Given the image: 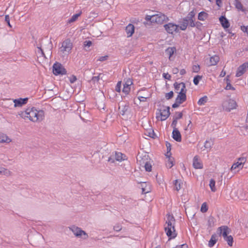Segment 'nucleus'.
<instances>
[{
  "label": "nucleus",
  "instance_id": "52",
  "mask_svg": "<svg viewBox=\"0 0 248 248\" xmlns=\"http://www.w3.org/2000/svg\"><path fill=\"white\" fill-rule=\"evenodd\" d=\"M77 80V77L74 75H72L71 77H69V81L71 83H74Z\"/></svg>",
  "mask_w": 248,
  "mask_h": 248
},
{
  "label": "nucleus",
  "instance_id": "56",
  "mask_svg": "<svg viewBox=\"0 0 248 248\" xmlns=\"http://www.w3.org/2000/svg\"><path fill=\"white\" fill-rule=\"evenodd\" d=\"M226 90H234L235 88L232 86L230 82L227 83V86L225 88Z\"/></svg>",
  "mask_w": 248,
  "mask_h": 248
},
{
  "label": "nucleus",
  "instance_id": "42",
  "mask_svg": "<svg viewBox=\"0 0 248 248\" xmlns=\"http://www.w3.org/2000/svg\"><path fill=\"white\" fill-rule=\"evenodd\" d=\"M166 146L167 148V152L166 154V156H168V155L170 154V153L171 144L170 142L166 141Z\"/></svg>",
  "mask_w": 248,
  "mask_h": 248
},
{
  "label": "nucleus",
  "instance_id": "20",
  "mask_svg": "<svg viewBox=\"0 0 248 248\" xmlns=\"http://www.w3.org/2000/svg\"><path fill=\"white\" fill-rule=\"evenodd\" d=\"M142 193L146 194L150 192L149 185L146 182H140Z\"/></svg>",
  "mask_w": 248,
  "mask_h": 248
},
{
  "label": "nucleus",
  "instance_id": "10",
  "mask_svg": "<svg viewBox=\"0 0 248 248\" xmlns=\"http://www.w3.org/2000/svg\"><path fill=\"white\" fill-rule=\"evenodd\" d=\"M119 113L123 116L128 115L129 113L130 107L128 103H122L118 108Z\"/></svg>",
  "mask_w": 248,
  "mask_h": 248
},
{
  "label": "nucleus",
  "instance_id": "50",
  "mask_svg": "<svg viewBox=\"0 0 248 248\" xmlns=\"http://www.w3.org/2000/svg\"><path fill=\"white\" fill-rule=\"evenodd\" d=\"M174 87L175 88V90L176 91V92L178 93H179V90L180 88V83H177V82H175L174 83Z\"/></svg>",
  "mask_w": 248,
  "mask_h": 248
},
{
  "label": "nucleus",
  "instance_id": "55",
  "mask_svg": "<svg viewBox=\"0 0 248 248\" xmlns=\"http://www.w3.org/2000/svg\"><path fill=\"white\" fill-rule=\"evenodd\" d=\"M37 48L38 49V52L39 53H40L42 56L46 57L43 49L42 48L41 46H37Z\"/></svg>",
  "mask_w": 248,
  "mask_h": 248
},
{
  "label": "nucleus",
  "instance_id": "44",
  "mask_svg": "<svg viewBox=\"0 0 248 248\" xmlns=\"http://www.w3.org/2000/svg\"><path fill=\"white\" fill-rule=\"evenodd\" d=\"M145 135L152 138H154L155 136L154 131L152 129H150L149 131H147Z\"/></svg>",
  "mask_w": 248,
  "mask_h": 248
},
{
  "label": "nucleus",
  "instance_id": "19",
  "mask_svg": "<svg viewBox=\"0 0 248 248\" xmlns=\"http://www.w3.org/2000/svg\"><path fill=\"white\" fill-rule=\"evenodd\" d=\"M186 94H184L183 93H178L176 99L175 101L178 102L179 104H182L183 102L186 101Z\"/></svg>",
  "mask_w": 248,
  "mask_h": 248
},
{
  "label": "nucleus",
  "instance_id": "11",
  "mask_svg": "<svg viewBox=\"0 0 248 248\" xmlns=\"http://www.w3.org/2000/svg\"><path fill=\"white\" fill-rule=\"evenodd\" d=\"M164 27L167 32L170 34H173L174 32H177L178 31V26L172 23L164 25Z\"/></svg>",
  "mask_w": 248,
  "mask_h": 248
},
{
  "label": "nucleus",
  "instance_id": "62",
  "mask_svg": "<svg viewBox=\"0 0 248 248\" xmlns=\"http://www.w3.org/2000/svg\"><path fill=\"white\" fill-rule=\"evenodd\" d=\"M52 48V44L51 43V42L49 41L48 43L47 47L46 48V49H47V50L48 51H50Z\"/></svg>",
  "mask_w": 248,
  "mask_h": 248
},
{
  "label": "nucleus",
  "instance_id": "14",
  "mask_svg": "<svg viewBox=\"0 0 248 248\" xmlns=\"http://www.w3.org/2000/svg\"><path fill=\"white\" fill-rule=\"evenodd\" d=\"M172 137L177 142H180L182 140L181 135L178 129H173Z\"/></svg>",
  "mask_w": 248,
  "mask_h": 248
},
{
  "label": "nucleus",
  "instance_id": "41",
  "mask_svg": "<svg viewBox=\"0 0 248 248\" xmlns=\"http://www.w3.org/2000/svg\"><path fill=\"white\" fill-rule=\"evenodd\" d=\"M207 210H208V207H207V205L206 202L203 203L202 205L201 208V212L202 213H205L207 211Z\"/></svg>",
  "mask_w": 248,
  "mask_h": 248
},
{
  "label": "nucleus",
  "instance_id": "3",
  "mask_svg": "<svg viewBox=\"0 0 248 248\" xmlns=\"http://www.w3.org/2000/svg\"><path fill=\"white\" fill-rule=\"evenodd\" d=\"M170 107H163V108L158 109L156 112V118L158 120L161 121L166 120L170 116Z\"/></svg>",
  "mask_w": 248,
  "mask_h": 248
},
{
  "label": "nucleus",
  "instance_id": "24",
  "mask_svg": "<svg viewBox=\"0 0 248 248\" xmlns=\"http://www.w3.org/2000/svg\"><path fill=\"white\" fill-rule=\"evenodd\" d=\"M125 155L120 152H115V159L118 161H121L125 159Z\"/></svg>",
  "mask_w": 248,
  "mask_h": 248
},
{
  "label": "nucleus",
  "instance_id": "53",
  "mask_svg": "<svg viewBox=\"0 0 248 248\" xmlns=\"http://www.w3.org/2000/svg\"><path fill=\"white\" fill-rule=\"evenodd\" d=\"M148 98L147 96H139L138 99L140 101V102H145L146 101L147 98Z\"/></svg>",
  "mask_w": 248,
  "mask_h": 248
},
{
  "label": "nucleus",
  "instance_id": "2",
  "mask_svg": "<svg viewBox=\"0 0 248 248\" xmlns=\"http://www.w3.org/2000/svg\"><path fill=\"white\" fill-rule=\"evenodd\" d=\"M167 220L166 222V226H165V231L167 235L170 239L174 238L177 236L176 233L174 223L175 222V218L172 215H167Z\"/></svg>",
  "mask_w": 248,
  "mask_h": 248
},
{
  "label": "nucleus",
  "instance_id": "21",
  "mask_svg": "<svg viewBox=\"0 0 248 248\" xmlns=\"http://www.w3.org/2000/svg\"><path fill=\"white\" fill-rule=\"evenodd\" d=\"M176 51V48L174 47H169L165 50L166 55L169 56V59H170L171 57L173 55L174 52Z\"/></svg>",
  "mask_w": 248,
  "mask_h": 248
},
{
  "label": "nucleus",
  "instance_id": "61",
  "mask_svg": "<svg viewBox=\"0 0 248 248\" xmlns=\"http://www.w3.org/2000/svg\"><path fill=\"white\" fill-rule=\"evenodd\" d=\"M108 58V56H101L99 57L98 60L101 62H103L107 60Z\"/></svg>",
  "mask_w": 248,
  "mask_h": 248
},
{
  "label": "nucleus",
  "instance_id": "4",
  "mask_svg": "<svg viewBox=\"0 0 248 248\" xmlns=\"http://www.w3.org/2000/svg\"><path fill=\"white\" fill-rule=\"evenodd\" d=\"M69 229L74 233L76 237H80L83 235V237L82 238L83 239H86L88 238V234L78 227L73 225L69 227Z\"/></svg>",
  "mask_w": 248,
  "mask_h": 248
},
{
  "label": "nucleus",
  "instance_id": "51",
  "mask_svg": "<svg viewBox=\"0 0 248 248\" xmlns=\"http://www.w3.org/2000/svg\"><path fill=\"white\" fill-rule=\"evenodd\" d=\"M121 87V82H118L115 87V90L117 92H120Z\"/></svg>",
  "mask_w": 248,
  "mask_h": 248
},
{
  "label": "nucleus",
  "instance_id": "64",
  "mask_svg": "<svg viewBox=\"0 0 248 248\" xmlns=\"http://www.w3.org/2000/svg\"><path fill=\"white\" fill-rule=\"evenodd\" d=\"M176 248H188V247L186 244H183L181 246H177Z\"/></svg>",
  "mask_w": 248,
  "mask_h": 248
},
{
  "label": "nucleus",
  "instance_id": "36",
  "mask_svg": "<svg viewBox=\"0 0 248 248\" xmlns=\"http://www.w3.org/2000/svg\"><path fill=\"white\" fill-rule=\"evenodd\" d=\"M130 91V85L125 84L124 85L123 92L125 94H128Z\"/></svg>",
  "mask_w": 248,
  "mask_h": 248
},
{
  "label": "nucleus",
  "instance_id": "34",
  "mask_svg": "<svg viewBox=\"0 0 248 248\" xmlns=\"http://www.w3.org/2000/svg\"><path fill=\"white\" fill-rule=\"evenodd\" d=\"M225 241L227 242L228 245L229 246L232 247L233 242V238L232 235H229L226 238L224 239Z\"/></svg>",
  "mask_w": 248,
  "mask_h": 248
},
{
  "label": "nucleus",
  "instance_id": "28",
  "mask_svg": "<svg viewBox=\"0 0 248 248\" xmlns=\"http://www.w3.org/2000/svg\"><path fill=\"white\" fill-rule=\"evenodd\" d=\"M174 189L178 191L181 188L183 183L180 180H175L174 183Z\"/></svg>",
  "mask_w": 248,
  "mask_h": 248
},
{
  "label": "nucleus",
  "instance_id": "26",
  "mask_svg": "<svg viewBox=\"0 0 248 248\" xmlns=\"http://www.w3.org/2000/svg\"><path fill=\"white\" fill-rule=\"evenodd\" d=\"M170 155L171 153L168 155V156H166V157L168 158L167 162L166 163V166L169 168H171L173 166L174 158L171 157Z\"/></svg>",
  "mask_w": 248,
  "mask_h": 248
},
{
  "label": "nucleus",
  "instance_id": "37",
  "mask_svg": "<svg viewBox=\"0 0 248 248\" xmlns=\"http://www.w3.org/2000/svg\"><path fill=\"white\" fill-rule=\"evenodd\" d=\"M215 223V218L213 217H210L208 220L207 225L209 227L211 228L214 226Z\"/></svg>",
  "mask_w": 248,
  "mask_h": 248
},
{
  "label": "nucleus",
  "instance_id": "59",
  "mask_svg": "<svg viewBox=\"0 0 248 248\" xmlns=\"http://www.w3.org/2000/svg\"><path fill=\"white\" fill-rule=\"evenodd\" d=\"M92 44V41H85L84 42V45L85 46V47H90Z\"/></svg>",
  "mask_w": 248,
  "mask_h": 248
},
{
  "label": "nucleus",
  "instance_id": "12",
  "mask_svg": "<svg viewBox=\"0 0 248 248\" xmlns=\"http://www.w3.org/2000/svg\"><path fill=\"white\" fill-rule=\"evenodd\" d=\"M248 68V62L244 63L238 67L235 76L236 77H239L241 76L246 72V70Z\"/></svg>",
  "mask_w": 248,
  "mask_h": 248
},
{
  "label": "nucleus",
  "instance_id": "48",
  "mask_svg": "<svg viewBox=\"0 0 248 248\" xmlns=\"http://www.w3.org/2000/svg\"><path fill=\"white\" fill-rule=\"evenodd\" d=\"M122 229V226L119 224H117L113 227V230L116 232L120 231Z\"/></svg>",
  "mask_w": 248,
  "mask_h": 248
},
{
  "label": "nucleus",
  "instance_id": "17",
  "mask_svg": "<svg viewBox=\"0 0 248 248\" xmlns=\"http://www.w3.org/2000/svg\"><path fill=\"white\" fill-rule=\"evenodd\" d=\"M135 27L132 24H129L125 28V31L127 33V37L131 36L134 32Z\"/></svg>",
  "mask_w": 248,
  "mask_h": 248
},
{
  "label": "nucleus",
  "instance_id": "9",
  "mask_svg": "<svg viewBox=\"0 0 248 248\" xmlns=\"http://www.w3.org/2000/svg\"><path fill=\"white\" fill-rule=\"evenodd\" d=\"M231 232V230L227 226H221L217 230V233L220 236H222L224 239L229 236L228 234Z\"/></svg>",
  "mask_w": 248,
  "mask_h": 248
},
{
  "label": "nucleus",
  "instance_id": "35",
  "mask_svg": "<svg viewBox=\"0 0 248 248\" xmlns=\"http://www.w3.org/2000/svg\"><path fill=\"white\" fill-rule=\"evenodd\" d=\"M216 182L213 179H211L210 180L209 186L212 192H215L216 191V188L215 186Z\"/></svg>",
  "mask_w": 248,
  "mask_h": 248
},
{
  "label": "nucleus",
  "instance_id": "33",
  "mask_svg": "<svg viewBox=\"0 0 248 248\" xmlns=\"http://www.w3.org/2000/svg\"><path fill=\"white\" fill-rule=\"evenodd\" d=\"M235 6L236 8H237L238 10H240L242 12L245 11V9H243V6L242 4L238 0H235Z\"/></svg>",
  "mask_w": 248,
  "mask_h": 248
},
{
  "label": "nucleus",
  "instance_id": "6",
  "mask_svg": "<svg viewBox=\"0 0 248 248\" xmlns=\"http://www.w3.org/2000/svg\"><path fill=\"white\" fill-rule=\"evenodd\" d=\"M53 73L56 76L63 75L66 74L67 71L61 63L55 62L53 65Z\"/></svg>",
  "mask_w": 248,
  "mask_h": 248
},
{
  "label": "nucleus",
  "instance_id": "16",
  "mask_svg": "<svg viewBox=\"0 0 248 248\" xmlns=\"http://www.w3.org/2000/svg\"><path fill=\"white\" fill-rule=\"evenodd\" d=\"M219 19L222 26L224 29L228 28L230 27V24L229 20L225 16H222L219 17Z\"/></svg>",
  "mask_w": 248,
  "mask_h": 248
},
{
  "label": "nucleus",
  "instance_id": "49",
  "mask_svg": "<svg viewBox=\"0 0 248 248\" xmlns=\"http://www.w3.org/2000/svg\"><path fill=\"white\" fill-rule=\"evenodd\" d=\"M200 70V67L199 65H194L192 67V71L193 72L198 73Z\"/></svg>",
  "mask_w": 248,
  "mask_h": 248
},
{
  "label": "nucleus",
  "instance_id": "18",
  "mask_svg": "<svg viewBox=\"0 0 248 248\" xmlns=\"http://www.w3.org/2000/svg\"><path fill=\"white\" fill-rule=\"evenodd\" d=\"M11 140L5 134L0 133V143H10Z\"/></svg>",
  "mask_w": 248,
  "mask_h": 248
},
{
  "label": "nucleus",
  "instance_id": "54",
  "mask_svg": "<svg viewBox=\"0 0 248 248\" xmlns=\"http://www.w3.org/2000/svg\"><path fill=\"white\" fill-rule=\"evenodd\" d=\"M101 74H99L97 76H94L92 78V81L93 82H95L96 81H98L100 79V76Z\"/></svg>",
  "mask_w": 248,
  "mask_h": 248
},
{
  "label": "nucleus",
  "instance_id": "29",
  "mask_svg": "<svg viewBox=\"0 0 248 248\" xmlns=\"http://www.w3.org/2000/svg\"><path fill=\"white\" fill-rule=\"evenodd\" d=\"M208 97L206 95L202 97V98H201L199 101H198V104L199 105V106H202V105H204L208 101Z\"/></svg>",
  "mask_w": 248,
  "mask_h": 248
},
{
  "label": "nucleus",
  "instance_id": "30",
  "mask_svg": "<svg viewBox=\"0 0 248 248\" xmlns=\"http://www.w3.org/2000/svg\"><path fill=\"white\" fill-rule=\"evenodd\" d=\"M243 167V165H242V163H240V162L238 161L232 165L231 170H236V169H238V170H239L240 169H242Z\"/></svg>",
  "mask_w": 248,
  "mask_h": 248
},
{
  "label": "nucleus",
  "instance_id": "23",
  "mask_svg": "<svg viewBox=\"0 0 248 248\" xmlns=\"http://www.w3.org/2000/svg\"><path fill=\"white\" fill-rule=\"evenodd\" d=\"M216 237L217 235L216 234L212 235L210 240H209L208 243V246L209 247H213L216 243L217 241V239L216 238Z\"/></svg>",
  "mask_w": 248,
  "mask_h": 248
},
{
  "label": "nucleus",
  "instance_id": "38",
  "mask_svg": "<svg viewBox=\"0 0 248 248\" xmlns=\"http://www.w3.org/2000/svg\"><path fill=\"white\" fill-rule=\"evenodd\" d=\"M212 145H213V143H212L211 141H210L208 140H206L204 143V147L205 149L210 150V149L212 148Z\"/></svg>",
  "mask_w": 248,
  "mask_h": 248
},
{
  "label": "nucleus",
  "instance_id": "13",
  "mask_svg": "<svg viewBox=\"0 0 248 248\" xmlns=\"http://www.w3.org/2000/svg\"><path fill=\"white\" fill-rule=\"evenodd\" d=\"M28 100V98H20L19 99H15L13 101L15 103L14 106L15 107H21L22 105L27 104Z\"/></svg>",
  "mask_w": 248,
  "mask_h": 248
},
{
  "label": "nucleus",
  "instance_id": "45",
  "mask_svg": "<svg viewBox=\"0 0 248 248\" xmlns=\"http://www.w3.org/2000/svg\"><path fill=\"white\" fill-rule=\"evenodd\" d=\"M173 94H174L173 92L172 91H170L169 93H166L165 98L167 100L170 99L171 98H172L173 97Z\"/></svg>",
  "mask_w": 248,
  "mask_h": 248
},
{
  "label": "nucleus",
  "instance_id": "15",
  "mask_svg": "<svg viewBox=\"0 0 248 248\" xmlns=\"http://www.w3.org/2000/svg\"><path fill=\"white\" fill-rule=\"evenodd\" d=\"M193 166L195 169H202L203 165L198 158L197 155L195 156L193 159Z\"/></svg>",
  "mask_w": 248,
  "mask_h": 248
},
{
  "label": "nucleus",
  "instance_id": "31",
  "mask_svg": "<svg viewBox=\"0 0 248 248\" xmlns=\"http://www.w3.org/2000/svg\"><path fill=\"white\" fill-rule=\"evenodd\" d=\"M188 25V19H186L185 18L183 19L182 23L181 24L180 26V28L182 31H185L186 30Z\"/></svg>",
  "mask_w": 248,
  "mask_h": 248
},
{
  "label": "nucleus",
  "instance_id": "25",
  "mask_svg": "<svg viewBox=\"0 0 248 248\" xmlns=\"http://www.w3.org/2000/svg\"><path fill=\"white\" fill-rule=\"evenodd\" d=\"M208 16V14L205 12L202 11L199 13L198 18L201 21L205 20Z\"/></svg>",
  "mask_w": 248,
  "mask_h": 248
},
{
  "label": "nucleus",
  "instance_id": "7",
  "mask_svg": "<svg viewBox=\"0 0 248 248\" xmlns=\"http://www.w3.org/2000/svg\"><path fill=\"white\" fill-rule=\"evenodd\" d=\"M73 47L72 43L69 39L65 40L62 45V46L60 48L61 51L62 53H69Z\"/></svg>",
  "mask_w": 248,
  "mask_h": 248
},
{
  "label": "nucleus",
  "instance_id": "47",
  "mask_svg": "<svg viewBox=\"0 0 248 248\" xmlns=\"http://www.w3.org/2000/svg\"><path fill=\"white\" fill-rule=\"evenodd\" d=\"M177 124V120L175 119L174 117L173 118V121L171 124V126L173 128V129H177L176 128V125Z\"/></svg>",
  "mask_w": 248,
  "mask_h": 248
},
{
  "label": "nucleus",
  "instance_id": "58",
  "mask_svg": "<svg viewBox=\"0 0 248 248\" xmlns=\"http://www.w3.org/2000/svg\"><path fill=\"white\" fill-rule=\"evenodd\" d=\"M163 77L165 79H166L168 80H170L171 76L170 74H169L168 73H163Z\"/></svg>",
  "mask_w": 248,
  "mask_h": 248
},
{
  "label": "nucleus",
  "instance_id": "32",
  "mask_svg": "<svg viewBox=\"0 0 248 248\" xmlns=\"http://www.w3.org/2000/svg\"><path fill=\"white\" fill-rule=\"evenodd\" d=\"M82 12L80 11L78 13L74 15L71 18L68 20V23H72L77 20L78 18L81 15Z\"/></svg>",
  "mask_w": 248,
  "mask_h": 248
},
{
  "label": "nucleus",
  "instance_id": "57",
  "mask_svg": "<svg viewBox=\"0 0 248 248\" xmlns=\"http://www.w3.org/2000/svg\"><path fill=\"white\" fill-rule=\"evenodd\" d=\"M189 25L191 27H195V23L194 22V21L193 19H188V24L189 23Z\"/></svg>",
  "mask_w": 248,
  "mask_h": 248
},
{
  "label": "nucleus",
  "instance_id": "8",
  "mask_svg": "<svg viewBox=\"0 0 248 248\" xmlns=\"http://www.w3.org/2000/svg\"><path fill=\"white\" fill-rule=\"evenodd\" d=\"M152 19V22L160 24H162L164 21H167L169 20L168 17L166 16L161 13L153 15Z\"/></svg>",
  "mask_w": 248,
  "mask_h": 248
},
{
  "label": "nucleus",
  "instance_id": "43",
  "mask_svg": "<svg viewBox=\"0 0 248 248\" xmlns=\"http://www.w3.org/2000/svg\"><path fill=\"white\" fill-rule=\"evenodd\" d=\"M195 16V13L194 10H192L189 13L187 16L185 18L186 19H193Z\"/></svg>",
  "mask_w": 248,
  "mask_h": 248
},
{
  "label": "nucleus",
  "instance_id": "22",
  "mask_svg": "<svg viewBox=\"0 0 248 248\" xmlns=\"http://www.w3.org/2000/svg\"><path fill=\"white\" fill-rule=\"evenodd\" d=\"M219 61V57L217 55H214L210 59V65H216Z\"/></svg>",
  "mask_w": 248,
  "mask_h": 248
},
{
  "label": "nucleus",
  "instance_id": "63",
  "mask_svg": "<svg viewBox=\"0 0 248 248\" xmlns=\"http://www.w3.org/2000/svg\"><path fill=\"white\" fill-rule=\"evenodd\" d=\"M246 161V159L245 157H240L238 159V161L240 162V163H242V165H243Z\"/></svg>",
  "mask_w": 248,
  "mask_h": 248
},
{
  "label": "nucleus",
  "instance_id": "46",
  "mask_svg": "<svg viewBox=\"0 0 248 248\" xmlns=\"http://www.w3.org/2000/svg\"><path fill=\"white\" fill-rule=\"evenodd\" d=\"M182 117L183 113L181 112H176L175 115L173 116V117L177 120L178 119H181Z\"/></svg>",
  "mask_w": 248,
  "mask_h": 248
},
{
  "label": "nucleus",
  "instance_id": "40",
  "mask_svg": "<svg viewBox=\"0 0 248 248\" xmlns=\"http://www.w3.org/2000/svg\"><path fill=\"white\" fill-rule=\"evenodd\" d=\"M202 78V76L197 75L194 78L193 83L195 85H197L199 83L200 80Z\"/></svg>",
  "mask_w": 248,
  "mask_h": 248
},
{
  "label": "nucleus",
  "instance_id": "27",
  "mask_svg": "<svg viewBox=\"0 0 248 248\" xmlns=\"http://www.w3.org/2000/svg\"><path fill=\"white\" fill-rule=\"evenodd\" d=\"M0 174L4 175L6 176H11L12 172L4 168H0Z\"/></svg>",
  "mask_w": 248,
  "mask_h": 248
},
{
  "label": "nucleus",
  "instance_id": "39",
  "mask_svg": "<svg viewBox=\"0 0 248 248\" xmlns=\"http://www.w3.org/2000/svg\"><path fill=\"white\" fill-rule=\"evenodd\" d=\"M146 171L150 172L152 170V165L150 163L146 162L144 166Z\"/></svg>",
  "mask_w": 248,
  "mask_h": 248
},
{
  "label": "nucleus",
  "instance_id": "5",
  "mask_svg": "<svg viewBox=\"0 0 248 248\" xmlns=\"http://www.w3.org/2000/svg\"><path fill=\"white\" fill-rule=\"evenodd\" d=\"M222 105L223 109L229 112L232 109L236 108L237 106L236 101L232 99L224 101Z\"/></svg>",
  "mask_w": 248,
  "mask_h": 248
},
{
  "label": "nucleus",
  "instance_id": "60",
  "mask_svg": "<svg viewBox=\"0 0 248 248\" xmlns=\"http://www.w3.org/2000/svg\"><path fill=\"white\" fill-rule=\"evenodd\" d=\"M5 21L7 23L8 25L11 27V26L10 23V17L9 15H6L5 16Z\"/></svg>",
  "mask_w": 248,
  "mask_h": 248
},
{
  "label": "nucleus",
  "instance_id": "1",
  "mask_svg": "<svg viewBox=\"0 0 248 248\" xmlns=\"http://www.w3.org/2000/svg\"><path fill=\"white\" fill-rule=\"evenodd\" d=\"M44 114L43 110H38L34 107L28 108L25 111L19 113V115L22 118H29L33 122L42 121L44 118Z\"/></svg>",
  "mask_w": 248,
  "mask_h": 248
}]
</instances>
